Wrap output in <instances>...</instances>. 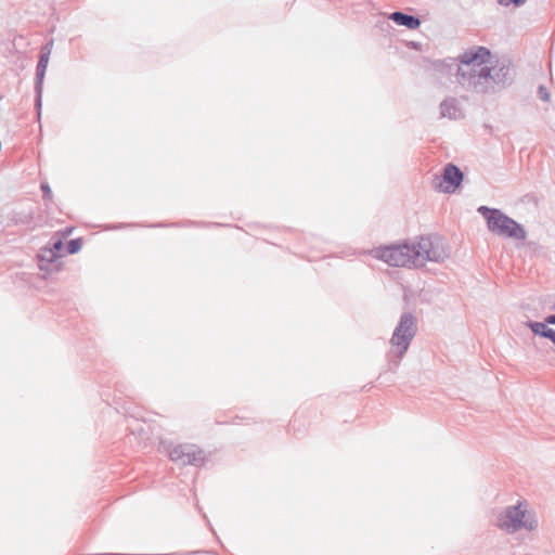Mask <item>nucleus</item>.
Masks as SVG:
<instances>
[{
    "label": "nucleus",
    "mask_w": 555,
    "mask_h": 555,
    "mask_svg": "<svg viewBox=\"0 0 555 555\" xmlns=\"http://www.w3.org/2000/svg\"><path fill=\"white\" fill-rule=\"evenodd\" d=\"M436 66H437V67H440V66H441V67H443V66H444V63H443V62H439V63H437V64H436Z\"/></svg>",
    "instance_id": "393cba45"
},
{
    "label": "nucleus",
    "mask_w": 555,
    "mask_h": 555,
    "mask_svg": "<svg viewBox=\"0 0 555 555\" xmlns=\"http://www.w3.org/2000/svg\"><path fill=\"white\" fill-rule=\"evenodd\" d=\"M168 455L172 462L195 467L203 466L207 460L205 451L193 443L177 444L169 450Z\"/></svg>",
    "instance_id": "423d86ee"
},
{
    "label": "nucleus",
    "mask_w": 555,
    "mask_h": 555,
    "mask_svg": "<svg viewBox=\"0 0 555 555\" xmlns=\"http://www.w3.org/2000/svg\"><path fill=\"white\" fill-rule=\"evenodd\" d=\"M440 115L450 119H461L464 116L455 98H448L440 103Z\"/></svg>",
    "instance_id": "9d476101"
},
{
    "label": "nucleus",
    "mask_w": 555,
    "mask_h": 555,
    "mask_svg": "<svg viewBox=\"0 0 555 555\" xmlns=\"http://www.w3.org/2000/svg\"><path fill=\"white\" fill-rule=\"evenodd\" d=\"M388 18L397 25L405 26L408 29H416L421 25V20L418 17L400 11L389 14Z\"/></svg>",
    "instance_id": "9b49d317"
},
{
    "label": "nucleus",
    "mask_w": 555,
    "mask_h": 555,
    "mask_svg": "<svg viewBox=\"0 0 555 555\" xmlns=\"http://www.w3.org/2000/svg\"><path fill=\"white\" fill-rule=\"evenodd\" d=\"M52 47H53V40H50L49 42H47L46 44H43L41 47L40 54H46V56H48V59H50Z\"/></svg>",
    "instance_id": "a211bd4d"
},
{
    "label": "nucleus",
    "mask_w": 555,
    "mask_h": 555,
    "mask_svg": "<svg viewBox=\"0 0 555 555\" xmlns=\"http://www.w3.org/2000/svg\"><path fill=\"white\" fill-rule=\"evenodd\" d=\"M545 335L543 336V338H547L550 339L554 345H555V330L553 328H548L546 332H544Z\"/></svg>",
    "instance_id": "412c9836"
},
{
    "label": "nucleus",
    "mask_w": 555,
    "mask_h": 555,
    "mask_svg": "<svg viewBox=\"0 0 555 555\" xmlns=\"http://www.w3.org/2000/svg\"><path fill=\"white\" fill-rule=\"evenodd\" d=\"M417 332L416 318L410 313L404 312L401 314L399 323L397 324L392 336L390 338L389 358H396L395 366H398L399 361L408 351L411 341Z\"/></svg>",
    "instance_id": "7ed1b4c3"
},
{
    "label": "nucleus",
    "mask_w": 555,
    "mask_h": 555,
    "mask_svg": "<svg viewBox=\"0 0 555 555\" xmlns=\"http://www.w3.org/2000/svg\"><path fill=\"white\" fill-rule=\"evenodd\" d=\"M490 51L485 47H477L465 51L459 56L456 81L470 92L481 95H493L509 87L515 78V70L511 64L499 63L489 65Z\"/></svg>",
    "instance_id": "f257e3e1"
},
{
    "label": "nucleus",
    "mask_w": 555,
    "mask_h": 555,
    "mask_svg": "<svg viewBox=\"0 0 555 555\" xmlns=\"http://www.w3.org/2000/svg\"><path fill=\"white\" fill-rule=\"evenodd\" d=\"M113 555H121V554H113Z\"/></svg>",
    "instance_id": "bb28decb"
},
{
    "label": "nucleus",
    "mask_w": 555,
    "mask_h": 555,
    "mask_svg": "<svg viewBox=\"0 0 555 555\" xmlns=\"http://www.w3.org/2000/svg\"><path fill=\"white\" fill-rule=\"evenodd\" d=\"M448 257L444 243L437 235L421 236L412 244L384 246V262L391 267L422 268L427 261L439 263Z\"/></svg>",
    "instance_id": "f03ea898"
},
{
    "label": "nucleus",
    "mask_w": 555,
    "mask_h": 555,
    "mask_svg": "<svg viewBox=\"0 0 555 555\" xmlns=\"http://www.w3.org/2000/svg\"><path fill=\"white\" fill-rule=\"evenodd\" d=\"M40 189L42 191V198L49 201L52 198V191L48 183H41Z\"/></svg>",
    "instance_id": "dca6fc26"
},
{
    "label": "nucleus",
    "mask_w": 555,
    "mask_h": 555,
    "mask_svg": "<svg viewBox=\"0 0 555 555\" xmlns=\"http://www.w3.org/2000/svg\"><path fill=\"white\" fill-rule=\"evenodd\" d=\"M217 423L218 424H223L224 422L217 420Z\"/></svg>",
    "instance_id": "a878e982"
},
{
    "label": "nucleus",
    "mask_w": 555,
    "mask_h": 555,
    "mask_svg": "<svg viewBox=\"0 0 555 555\" xmlns=\"http://www.w3.org/2000/svg\"><path fill=\"white\" fill-rule=\"evenodd\" d=\"M72 229L68 228L64 231V233L62 235H60V237H63V240L70 233Z\"/></svg>",
    "instance_id": "b1692460"
},
{
    "label": "nucleus",
    "mask_w": 555,
    "mask_h": 555,
    "mask_svg": "<svg viewBox=\"0 0 555 555\" xmlns=\"http://www.w3.org/2000/svg\"><path fill=\"white\" fill-rule=\"evenodd\" d=\"M495 211H501V210L496 209V208H489L487 206H480L478 208V212H480L486 218L487 221H488V218L496 216Z\"/></svg>",
    "instance_id": "2eb2a0df"
},
{
    "label": "nucleus",
    "mask_w": 555,
    "mask_h": 555,
    "mask_svg": "<svg viewBox=\"0 0 555 555\" xmlns=\"http://www.w3.org/2000/svg\"><path fill=\"white\" fill-rule=\"evenodd\" d=\"M554 308H555V304H554Z\"/></svg>",
    "instance_id": "cd10ccee"
},
{
    "label": "nucleus",
    "mask_w": 555,
    "mask_h": 555,
    "mask_svg": "<svg viewBox=\"0 0 555 555\" xmlns=\"http://www.w3.org/2000/svg\"><path fill=\"white\" fill-rule=\"evenodd\" d=\"M83 241L81 237L70 240L66 245V251L69 255L77 254L82 247Z\"/></svg>",
    "instance_id": "ddd939ff"
},
{
    "label": "nucleus",
    "mask_w": 555,
    "mask_h": 555,
    "mask_svg": "<svg viewBox=\"0 0 555 555\" xmlns=\"http://www.w3.org/2000/svg\"><path fill=\"white\" fill-rule=\"evenodd\" d=\"M305 413H306V410H305V409H301V410L297 411V412L294 414V418H293V421H292L291 425L294 427V426H295V423L305 416Z\"/></svg>",
    "instance_id": "aec40b11"
},
{
    "label": "nucleus",
    "mask_w": 555,
    "mask_h": 555,
    "mask_svg": "<svg viewBox=\"0 0 555 555\" xmlns=\"http://www.w3.org/2000/svg\"><path fill=\"white\" fill-rule=\"evenodd\" d=\"M49 64V59L46 54H39V60L36 66V75H35V108L40 116L41 106H42V91H43V80L47 72V67Z\"/></svg>",
    "instance_id": "1a4fd4ad"
},
{
    "label": "nucleus",
    "mask_w": 555,
    "mask_h": 555,
    "mask_svg": "<svg viewBox=\"0 0 555 555\" xmlns=\"http://www.w3.org/2000/svg\"><path fill=\"white\" fill-rule=\"evenodd\" d=\"M538 94H539V98L542 100V101H548L550 100V92L547 91V89L541 85L538 89Z\"/></svg>",
    "instance_id": "f3484780"
},
{
    "label": "nucleus",
    "mask_w": 555,
    "mask_h": 555,
    "mask_svg": "<svg viewBox=\"0 0 555 555\" xmlns=\"http://www.w3.org/2000/svg\"><path fill=\"white\" fill-rule=\"evenodd\" d=\"M526 0H498V2L501 4V5H505V7H508L511 4L515 5V7H520L521 4L525 3Z\"/></svg>",
    "instance_id": "6ab92c4d"
},
{
    "label": "nucleus",
    "mask_w": 555,
    "mask_h": 555,
    "mask_svg": "<svg viewBox=\"0 0 555 555\" xmlns=\"http://www.w3.org/2000/svg\"><path fill=\"white\" fill-rule=\"evenodd\" d=\"M464 175L454 164L449 163L443 167L442 175L434 179V188L443 193H454L463 182Z\"/></svg>",
    "instance_id": "6e6552de"
},
{
    "label": "nucleus",
    "mask_w": 555,
    "mask_h": 555,
    "mask_svg": "<svg viewBox=\"0 0 555 555\" xmlns=\"http://www.w3.org/2000/svg\"><path fill=\"white\" fill-rule=\"evenodd\" d=\"M377 260H382V246L375 247L370 251Z\"/></svg>",
    "instance_id": "4be33fe9"
},
{
    "label": "nucleus",
    "mask_w": 555,
    "mask_h": 555,
    "mask_svg": "<svg viewBox=\"0 0 555 555\" xmlns=\"http://www.w3.org/2000/svg\"><path fill=\"white\" fill-rule=\"evenodd\" d=\"M495 217L488 218V229L492 233L508 238L524 241L527 237L525 228L517 221L503 214L495 211Z\"/></svg>",
    "instance_id": "39448f33"
},
{
    "label": "nucleus",
    "mask_w": 555,
    "mask_h": 555,
    "mask_svg": "<svg viewBox=\"0 0 555 555\" xmlns=\"http://www.w3.org/2000/svg\"><path fill=\"white\" fill-rule=\"evenodd\" d=\"M526 516L527 509L519 502L517 505L505 507L499 514L496 526L507 533H514L520 529L533 530L537 527V521L529 520Z\"/></svg>",
    "instance_id": "20e7f679"
},
{
    "label": "nucleus",
    "mask_w": 555,
    "mask_h": 555,
    "mask_svg": "<svg viewBox=\"0 0 555 555\" xmlns=\"http://www.w3.org/2000/svg\"><path fill=\"white\" fill-rule=\"evenodd\" d=\"M11 220L15 224H29L31 222V220H33V215L31 214L15 212L13 215V217L11 218Z\"/></svg>",
    "instance_id": "4468645a"
},
{
    "label": "nucleus",
    "mask_w": 555,
    "mask_h": 555,
    "mask_svg": "<svg viewBox=\"0 0 555 555\" xmlns=\"http://www.w3.org/2000/svg\"><path fill=\"white\" fill-rule=\"evenodd\" d=\"M546 323H550V325H555V314H550L545 318Z\"/></svg>",
    "instance_id": "5701e85b"
},
{
    "label": "nucleus",
    "mask_w": 555,
    "mask_h": 555,
    "mask_svg": "<svg viewBox=\"0 0 555 555\" xmlns=\"http://www.w3.org/2000/svg\"><path fill=\"white\" fill-rule=\"evenodd\" d=\"M550 323L544 322H537V321H528L526 323L527 327L531 330V332L534 335H539L543 337L545 335L544 332H546L550 327L547 326Z\"/></svg>",
    "instance_id": "f8f14e48"
},
{
    "label": "nucleus",
    "mask_w": 555,
    "mask_h": 555,
    "mask_svg": "<svg viewBox=\"0 0 555 555\" xmlns=\"http://www.w3.org/2000/svg\"><path fill=\"white\" fill-rule=\"evenodd\" d=\"M60 233H55L49 241L48 245L42 247L37 256L38 267L41 271L52 272L54 269L59 270V264H55L59 258L62 257L64 249L63 237Z\"/></svg>",
    "instance_id": "0eeeda50"
}]
</instances>
